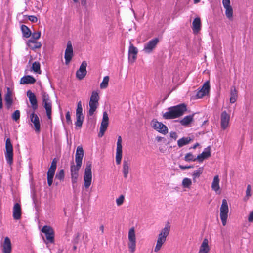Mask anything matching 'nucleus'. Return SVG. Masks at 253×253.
<instances>
[{
    "mask_svg": "<svg viewBox=\"0 0 253 253\" xmlns=\"http://www.w3.org/2000/svg\"><path fill=\"white\" fill-rule=\"evenodd\" d=\"M82 166L81 164H74L71 165L70 171L71 176V182L72 183L73 187H74V184L77 182L78 178L79 176V171Z\"/></svg>",
    "mask_w": 253,
    "mask_h": 253,
    "instance_id": "obj_9",
    "label": "nucleus"
},
{
    "mask_svg": "<svg viewBox=\"0 0 253 253\" xmlns=\"http://www.w3.org/2000/svg\"><path fill=\"white\" fill-rule=\"evenodd\" d=\"M170 137L174 140H176L178 136L175 132H170Z\"/></svg>",
    "mask_w": 253,
    "mask_h": 253,
    "instance_id": "obj_54",
    "label": "nucleus"
},
{
    "mask_svg": "<svg viewBox=\"0 0 253 253\" xmlns=\"http://www.w3.org/2000/svg\"><path fill=\"white\" fill-rule=\"evenodd\" d=\"M194 0V2L195 3H198L200 1V0Z\"/></svg>",
    "mask_w": 253,
    "mask_h": 253,
    "instance_id": "obj_64",
    "label": "nucleus"
},
{
    "mask_svg": "<svg viewBox=\"0 0 253 253\" xmlns=\"http://www.w3.org/2000/svg\"><path fill=\"white\" fill-rule=\"evenodd\" d=\"M20 116V112L18 110H15L13 112V113L12 114V118L15 121H17L19 119Z\"/></svg>",
    "mask_w": 253,
    "mask_h": 253,
    "instance_id": "obj_46",
    "label": "nucleus"
},
{
    "mask_svg": "<svg viewBox=\"0 0 253 253\" xmlns=\"http://www.w3.org/2000/svg\"><path fill=\"white\" fill-rule=\"evenodd\" d=\"M193 139L190 137H183L177 141V145L179 148H180L188 144Z\"/></svg>",
    "mask_w": 253,
    "mask_h": 253,
    "instance_id": "obj_34",
    "label": "nucleus"
},
{
    "mask_svg": "<svg viewBox=\"0 0 253 253\" xmlns=\"http://www.w3.org/2000/svg\"><path fill=\"white\" fill-rule=\"evenodd\" d=\"M29 20L32 22H37L38 21L37 18L36 16L33 15L29 16Z\"/></svg>",
    "mask_w": 253,
    "mask_h": 253,
    "instance_id": "obj_53",
    "label": "nucleus"
},
{
    "mask_svg": "<svg viewBox=\"0 0 253 253\" xmlns=\"http://www.w3.org/2000/svg\"><path fill=\"white\" fill-rule=\"evenodd\" d=\"M77 120L84 121L83 114H76Z\"/></svg>",
    "mask_w": 253,
    "mask_h": 253,
    "instance_id": "obj_56",
    "label": "nucleus"
},
{
    "mask_svg": "<svg viewBox=\"0 0 253 253\" xmlns=\"http://www.w3.org/2000/svg\"><path fill=\"white\" fill-rule=\"evenodd\" d=\"M225 9V15L226 17L230 20H232L233 18V9L231 6L224 8Z\"/></svg>",
    "mask_w": 253,
    "mask_h": 253,
    "instance_id": "obj_39",
    "label": "nucleus"
},
{
    "mask_svg": "<svg viewBox=\"0 0 253 253\" xmlns=\"http://www.w3.org/2000/svg\"><path fill=\"white\" fill-rule=\"evenodd\" d=\"M42 104L44 108L46 110V115L48 119H50L51 118V101L49 99V95L46 92H43L42 93Z\"/></svg>",
    "mask_w": 253,
    "mask_h": 253,
    "instance_id": "obj_8",
    "label": "nucleus"
},
{
    "mask_svg": "<svg viewBox=\"0 0 253 253\" xmlns=\"http://www.w3.org/2000/svg\"><path fill=\"white\" fill-rule=\"evenodd\" d=\"M122 137L121 136H118L117 142V149L116 153V163L117 165H120L122 158Z\"/></svg>",
    "mask_w": 253,
    "mask_h": 253,
    "instance_id": "obj_15",
    "label": "nucleus"
},
{
    "mask_svg": "<svg viewBox=\"0 0 253 253\" xmlns=\"http://www.w3.org/2000/svg\"><path fill=\"white\" fill-rule=\"evenodd\" d=\"M186 110V106L184 104L171 107L168 108V111L164 113L163 117L165 119H174L182 115Z\"/></svg>",
    "mask_w": 253,
    "mask_h": 253,
    "instance_id": "obj_1",
    "label": "nucleus"
},
{
    "mask_svg": "<svg viewBox=\"0 0 253 253\" xmlns=\"http://www.w3.org/2000/svg\"><path fill=\"white\" fill-rule=\"evenodd\" d=\"M2 252L3 253H10L11 252V243L10 239L6 237L4 238L3 243L2 245Z\"/></svg>",
    "mask_w": 253,
    "mask_h": 253,
    "instance_id": "obj_28",
    "label": "nucleus"
},
{
    "mask_svg": "<svg viewBox=\"0 0 253 253\" xmlns=\"http://www.w3.org/2000/svg\"><path fill=\"white\" fill-rule=\"evenodd\" d=\"M100 230L102 231V232L103 233V231H104V227L103 225L101 226L100 227Z\"/></svg>",
    "mask_w": 253,
    "mask_h": 253,
    "instance_id": "obj_62",
    "label": "nucleus"
},
{
    "mask_svg": "<svg viewBox=\"0 0 253 253\" xmlns=\"http://www.w3.org/2000/svg\"><path fill=\"white\" fill-rule=\"evenodd\" d=\"M30 119L31 122L34 124L35 131L37 132H39L41 125L38 116L33 112L30 115Z\"/></svg>",
    "mask_w": 253,
    "mask_h": 253,
    "instance_id": "obj_21",
    "label": "nucleus"
},
{
    "mask_svg": "<svg viewBox=\"0 0 253 253\" xmlns=\"http://www.w3.org/2000/svg\"><path fill=\"white\" fill-rule=\"evenodd\" d=\"M192 29L194 34H197L201 29V22L199 17L195 18L192 22Z\"/></svg>",
    "mask_w": 253,
    "mask_h": 253,
    "instance_id": "obj_25",
    "label": "nucleus"
},
{
    "mask_svg": "<svg viewBox=\"0 0 253 253\" xmlns=\"http://www.w3.org/2000/svg\"><path fill=\"white\" fill-rule=\"evenodd\" d=\"M55 170H52L50 169H48V170L47 171V183L49 186H50L53 183V178L55 174Z\"/></svg>",
    "mask_w": 253,
    "mask_h": 253,
    "instance_id": "obj_35",
    "label": "nucleus"
},
{
    "mask_svg": "<svg viewBox=\"0 0 253 253\" xmlns=\"http://www.w3.org/2000/svg\"><path fill=\"white\" fill-rule=\"evenodd\" d=\"M3 107L2 99V97H0V109H2Z\"/></svg>",
    "mask_w": 253,
    "mask_h": 253,
    "instance_id": "obj_58",
    "label": "nucleus"
},
{
    "mask_svg": "<svg viewBox=\"0 0 253 253\" xmlns=\"http://www.w3.org/2000/svg\"><path fill=\"white\" fill-rule=\"evenodd\" d=\"M84 157V150L82 146H78L75 154V162L76 164H82Z\"/></svg>",
    "mask_w": 253,
    "mask_h": 253,
    "instance_id": "obj_24",
    "label": "nucleus"
},
{
    "mask_svg": "<svg viewBox=\"0 0 253 253\" xmlns=\"http://www.w3.org/2000/svg\"><path fill=\"white\" fill-rule=\"evenodd\" d=\"M40 32H34L32 34V37L31 39L37 41V40L39 39L40 38Z\"/></svg>",
    "mask_w": 253,
    "mask_h": 253,
    "instance_id": "obj_50",
    "label": "nucleus"
},
{
    "mask_svg": "<svg viewBox=\"0 0 253 253\" xmlns=\"http://www.w3.org/2000/svg\"><path fill=\"white\" fill-rule=\"evenodd\" d=\"M35 82V79L30 75L24 76L20 79V84H33Z\"/></svg>",
    "mask_w": 253,
    "mask_h": 253,
    "instance_id": "obj_32",
    "label": "nucleus"
},
{
    "mask_svg": "<svg viewBox=\"0 0 253 253\" xmlns=\"http://www.w3.org/2000/svg\"><path fill=\"white\" fill-rule=\"evenodd\" d=\"M32 69L34 72L36 73L39 74H40L41 73L40 64L38 62H35L33 63Z\"/></svg>",
    "mask_w": 253,
    "mask_h": 253,
    "instance_id": "obj_37",
    "label": "nucleus"
},
{
    "mask_svg": "<svg viewBox=\"0 0 253 253\" xmlns=\"http://www.w3.org/2000/svg\"><path fill=\"white\" fill-rule=\"evenodd\" d=\"M73 56V50L71 41H69L67 42L66 49L65 51L64 58L65 59V64H69L72 60Z\"/></svg>",
    "mask_w": 253,
    "mask_h": 253,
    "instance_id": "obj_17",
    "label": "nucleus"
},
{
    "mask_svg": "<svg viewBox=\"0 0 253 253\" xmlns=\"http://www.w3.org/2000/svg\"><path fill=\"white\" fill-rule=\"evenodd\" d=\"M159 39L154 38L144 44L143 50L145 53H150L156 47L157 44L159 42Z\"/></svg>",
    "mask_w": 253,
    "mask_h": 253,
    "instance_id": "obj_16",
    "label": "nucleus"
},
{
    "mask_svg": "<svg viewBox=\"0 0 253 253\" xmlns=\"http://www.w3.org/2000/svg\"><path fill=\"white\" fill-rule=\"evenodd\" d=\"M77 107H82V102L81 101H79L77 103Z\"/></svg>",
    "mask_w": 253,
    "mask_h": 253,
    "instance_id": "obj_59",
    "label": "nucleus"
},
{
    "mask_svg": "<svg viewBox=\"0 0 253 253\" xmlns=\"http://www.w3.org/2000/svg\"><path fill=\"white\" fill-rule=\"evenodd\" d=\"M57 160L54 158L51 164V166L49 169H52V170H56V168H57Z\"/></svg>",
    "mask_w": 253,
    "mask_h": 253,
    "instance_id": "obj_48",
    "label": "nucleus"
},
{
    "mask_svg": "<svg viewBox=\"0 0 253 253\" xmlns=\"http://www.w3.org/2000/svg\"><path fill=\"white\" fill-rule=\"evenodd\" d=\"M210 248L209 246V241L208 239H204L201 246H200L198 253H209Z\"/></svg>",
    "mask_w": 253,
    "mask_h": 253,
    "instance_id": "obj_29",
    "label": "nucleus"
},
{
    "mask_svg": "<svg viewBox=\"0 0 253 253\" xmlns=\"http://www.w3.org/2000/svg\"><path fill=\"white\" fill-rule=\"evenodd\" d=\"M12 93L9 88H7V92L5 95L4 100L5 101V104L8 109H9L13 103L12 98Z\"/></svg>",
    "mask_w": 253,
    "mask_h": 253,
    "instance_id": "obj_30",
    "label": "nucleus"
},
{
    "mask_svg": "<svg viewBox=\"0 0 253 253\" xmlns=\"http://www.w3.org/2000/svg\"><path fill=\"white\" fill-rule=\"evenodd\" d=\"M131 162L128 159H124L122 165V173L124 178H126L130 170Z\"/></svg>",
    "mask_w": 253,
    "mask_h": 253,
    "instance_id": "obj_20",
    "label": "nucleus"
},
{
    "mask_svg": "<svg viewBox=\"0 0 253 253\" xmlns=\"http://www.w3.org/2000/svg\"><path fill=\"white\" fill-rule=\"evenodd\" d=\"M238 98V91L234 86L231 87L230 102L231 103H235Z\"/></svg>",
    "mask_w": 253,
    "mask_h": 253,
    "instance_id": "obj_33",
    "label": "nucleus"
},
{
    "mask_svg": "<svg viewBox=\"0 0 253 253\" xmlns=\"http://www.w3.org/2000/svg\"><path fill=\"white\" fill-rule=\"evenodd\" d=\"M222 4L224 8L231 6L230 0H222Z\"/></svg>",
    "mask_w": 253,
    "mask_h": 253,
    "instance_id": "obj_51",
    "label": "nucleus"
},
{
    "mask_svg": "<svg viewBox=\"0 0 253 253\" xmlns=\"http://www.w3.org/2000/svg\"><path fill=\"white\" fill-rule=\"evenodd\" d=\"M65 117L67 123L68 125H71L72 124V122L71 118L70 113L69 111L66 112Z\"/></svg>",
    "mask_w": 253,
    "mask_h": 253,
    "instance_id": "obj_49",
    "label": "nucleus"
},
{
    "mask_svg": "<svg viewBox=\"0 0 253 253\" xmlns=\"http://www.w3.org/2000/svg\"><path fill=\"white\" fill-rule=\"evenodd\" d=\"M125 199L124 195H120L118 198L116 199V204L117 206H120L123 204Z\"/></svg>",
    "mask_w": 253,
    "mask_h": 253,
    "instance_id": "obj_47",
    "label": "nucleus"
},
{
    "mask_svg": "<svg viewBox=\"0 0 253 253\" xmlns=\"http://www.w3.org/2000/svg\"><path fill=\"white\" fill-rule=\"evenodd\" d=\"M23 35L25 38H29L31 35V32L29 28L25 25H22L21 27Z\"/></svg>",
    "mask_w": 253,
    "mask_h": 253,
    "instance_id": "obj_36",
    "label": "nucleus"
},
{
    "mask_svg": "<svg viewBox=\"0 0 253 253\" xmlns=\"http://www.w3.org/2000/svg\"><path fill=\"white\" fill-rule=\"evenodd\" d=\"M84 188L87 189L90 187L92 182L91 164L89 162H88L86 165L84 175Z\"/></svg>",
    "mask_w": 253,
    "mask_h": 253,
    "instance_id": "obj_6",
    "label": "nucleus"
},
{
    "mask_svg": "<svg viewBox=\"0 0 253 253\" xmlns=\"http://www.w3.org/2000/svg\"><path fill=\"white\" fill-rule=\"evenodd\" d=\"M109 81V77L106 76L103 78L102 82L101 83L100 87L101 89H105L108 85V83Z\"/></svg>",
    "mask_w": 253,
    "mask_h": 253,
    "instance_id": "obj_38",
    "label": "nucleus"
},
{
    "mask_svg": "<svg viewBox=\"0 0 253 253\" xmlns=\"http://www.w3.org/2000/svg\"><path fill=\"white\" fill-rule=\"evenodd\" d=\"M138 52V49L130 42L128 49V60L129 62L131 63L134 62L136 59Z\"/></svg>",
    "mask_w": 253,
    "mask_h": 253,
    "instance_id": "obj_18",
    "label": "nucleus"
},
{
    "mask_svg": "<svg viewBox=\"0 0 253 253\" xmlns=\"http://www.w3.org/2000/svg\"><path fill=\"white\" fill-rule=\"evenodd\" d=\"M211 155V147L210 146H208L204 149L201 154L197 156V159L199 162H202L204 159L210 157Z\"/></svg>",
    "mask_w": 253,
    "mask_h": 253,
    "instance_id": "obj_26",
    "label": "nucleus"
},
{
    "mask_svg": "<svg viewBox=\"0 0 253 253\" xmlns=\"http://www.w3.org/2000/svg\"><path fill=\"white\" fill-rule=\"evenodd\" d=\"M87 66V64L86 61H83L82 63L79 70L77 71L76 73V76L77 79L81 80L84 78L87 73L86 69Z\"/></svg>",
    "mask_w": 253,
    "mask_h": 253,
    "instance_id": "obj_19",
    "label": "nucleus"
},
{
    "mask_svg": "<svg viewBox=\"0 0 253 253\" xmlns=\"http://www.w3.org/2000/svg\"><path fill=\"white\" fill-rule=\"evenodd\" d=\"M182 186L184 188H189L192 184L191 180L188 178H184L182 180Z\"/></svg>",
    "mask_w": 253,
    "mask_h": 253,
    "instance_id": "obj_41",
    "label": "nucleus"
},
{
    "mask_svg": "<svg viewBox=\"0 0 253 253\" xmlns=\"http://www.w3.org/2000/svg\"><path fill=\"white\" fill-rule=\"evenodd\" d=\"M179 168L182 170H185V169H189L193 168V166H186L180 165L179 166Z\"/></svg>",
    "mask_w": 253,
    "mask_h": 253,
    "instance_id": "obj_55",
    "label": "nucleus"
},
{
    "mask_svg": "<svg viewBox=\"0 0 253 253\" xmlns=\"http://www.w3.org/2000/svg\"><path fill=\"white\" fill-rule=\"evenodd\" d=\"M203 168L202 167L199 168L197 170L194 171L193 173V176L194 178L199 177L200 174L203 172Z\"/></svg>",
    "mask_w": 253,
    "mask_h": 253,
    "instance_id": "obj_45",
    "label": "nucleus"
},
{
    "mask_svg": "<svg viewBox=\"0 0 253 253\" xmlns=\"http://www.w3.org/2000/svg\"><path fill=\"white\" fill-rule=\"evenodd\" d=\"M196 160H197V158H195L190 153L186 154L185 156V160L186 161H195Z\"/></svg>",
    "mask_w": 253,
    "mask_h": 253,
    "instance_id": "obj_44",
    "label": "nucleus"
},
{
    "mask_svg": "<svg viewBox=\"0 0 253 253\" xmlns=\"http://www.w3.org/2000/svg\"><path fill=\"white\" fill-rule=\"evenodd\" d=\"M251 190L252 187L250 185H248L247 186V189L246 191V196L244 197V200L246 201L249 199V198L251 196Z\"/></svg>",
    "mask_w": 253,
    "mask_h": 253,
    "instance_id": "obj_42",
    "label": "nucleus"
},
{
    "mask_svg": "<svg viewBox=\"0 0 253 253\" xmlns=\"http://www.w3.org/2000/svg\"><path fill=\"white\" fill-rule=\"evenodd\" d=\"M61 120H62V123H63V124H64V121H63V118L62 114H61Z\"/></svg>",
    "mask_w": 253,
    "mask_h": 253,
    "instance_id": "obj_63",
    "label": "nucleus"
},
{
    "mask_svg": "<svg viewBox=\"0 0 253 253\" xmlns=\"http://www.w3.org/2000/svg\"><path fill=\"white\" fill-rule=\"evenodd\" d=\"M42 232L45 235L47 242H46L45 241H44V242L46 244L48 243H54V232L51 227L47 225L44 226L42 229Z\"/></svg>",
    "mask_w": 253,
    "mask_h": 253,
    "instance_id": "obj_10",
    "label": "nucleus"
},
{
    "mask_svg": "<svg viewBox=\"0 0 253 253\" xmlns=\"http://www.w3.org/2000/svg\"><path fill=\"white\" fill-rule=\"evenodd\" d=\"M21 216V208L20 205L16 203L14 204L13 209V217L14 219H20Z\"/></svg>",
    "mask_w": 253,
    "mask_h": 253,
    "instance_id": "obj_27",
    "label": "nucleus"
},
{
    "mask_svg": "<svg viewBox=\"0 0 253 253\" xmlns=\"http://www.w3.org/2000/svg\"><path fill=\"white\" fill-rule=\"evenodd\" d=\"M170 226L169 223H168L165 227L163 228L160 233L158 234V238L156 241V244L154 248V252H158L162 248L163 244L167 240L170 231Z\"/></svg>",
    "mask_w": 253,
    "mask_h": 253,
    "instance_id": "obj_2",
    "label": "nucleus"
},
{
    "mask_svg": "<svg viewBox=\"0 0 253 253\" xmlns=\"http://www.w3.org/2000/svg\"><path fill=\"white\" fill-rule=\"evenodd\" d=\"M151 125L154 129L163 134H166L168 132L167 126L162 123L158 122L157 120H153Z\"/></svg>",
    "mask_w": 253,
    "mask_h": 253,
    "instance_id": "obj_11",
    "label": "nucleus"
},
{
    "mask_svg": "<svg viewBox=\"0 0 253 253\" xmlns=\"http://www.w3.org/2000/svg\"><path fill=\"white\" fill-rule=\"evenodd\" d=\"M230 115L226 111H223L220 115V126L222 130H225L229 126Z\"/></svg>",
    "mask_w": 253,
    "mask_h": 253,
    "instance_id": "obj_13",
    "label": "nucleus"
},
{
    "mask_svg": "<svg viewBox=\"0 0 253 253\" xmlns=\"http://www.w3.org/2000/svg\"><path fill=\"white\" fill-rule=\"evenodd\" d=\"M109 124V117L107 112L103 113V117L100 127V131L98 134L99 137H102L106 131Z\"/></svg>",
    "mask_w": 253,
    "mask_h": 253,
    "instance_id": "obj_14",
    "label": "nucleus"
},
{
    "mask_svg": "<svg viewBox=\"0 0 253 253\" xmlns=\"http://www.w3.org/2000/svg\"><path fill=\"white\" fill-rule=\"evenodd\" d=\"M198 146H199V144L198 143H197L195 145H194L192 148L193 149H196Z\"/></svg>",
    "mask_w": 253,
    "mask_h": 253,
    "instance_id": "obj_61",
    "label": "nucleus"
},
{
    "mask_svg": "<svg viewBox=\"0 0 253 253\" xmlns=\"http://www.w3.org/2000/svg\"><path fill=\"white\" fill-rule=\"evenodd\" d=\"M27 95L29 98L32 109L34 111H35L37 109L38 106L37 99L35 94L29 90L27 92Z\"/></svg>",
    "mask_w": 253,
    "mask_h": 253,
    "instance_id": "obj_22",
    "label": "nucleus"
},
{
    "mask_svg": "<svg viewBox=\"0 0 253 253\" xmlns=\"http://www.w3.org/2000/svg\"><path fill=\"white\" fill-rule=\"evenodd\" d=\"M228 212L229 208L227 201L224 199L222 201V204L220 208V217L223 226L226 225Z\"/></svg>",
    "mask_w": 253,
    "mask_h": 253,
    "instance_id": "obj_7",
    "label": "nucleus"
},
{
    "mask_svg": "<svg viewBox=\"0 0 253 253\" xmlns=\"http://www.w3.org/2000/svg\"><path fill=\"white\" fill-rule=\"evenodd\" d=\"M83 108L82 107H77L76 109V114H83L82 113Z\"/></svg>",
    "mask_w": 253,
    "mask_h": 253,
    "instance_id": "obj_57",
    "label": "nucleus"
},
{
    "mask_svg": "<svg viewBox=\"0 0 253 253\" xmlns=\"http://www.w3.org/2000/svg\"><path fill=\"white\" fill-rule=\"evenodd\" d=\"M5 157L7 163L11 165L13 162V149L10 138H7L5 142Z\"/></svg>",
    "mask_w": 253,
    "mask_h": 253,
    "instance_id": "obj_5",
    "label": "nucleus"
},
{
    "mask_svg": "<svg viewBox=\"0 0 253 253\" xmlns=\"http://www.w3.org/2000/svg\"><path fill=\"white\" fill-rule=\"evenodd\" d=\"M64 178V171L63 169L60 170L56 174L55 179H58L62 181Z\"/></svg>",
    "mask_w": 253,
    "mask_h": 253,
    "instance_id": "obj_43",
    "label": "nucleus"
},
{
    "mask_svg": "<svg viewBox=\"0 0 253 253\" xmlns=\"http://www.w3.org/2000/svg\"><path fill=\"white\" fill-rule=\"evenodd\" d=\"M81 3L84 6L86 4V0H82Z\"/></svg>",
    "mask_w": 253,
    "mask_h": 253,
    "instance_id": "obj_60",
    "label": "nucleus"
},
{
    "mask_svg": "<svg viewBox=\"0 0 253 253\" xmlns=\"http://www.w3.org/2000/svg\"><path fill=\"white\" fill-rule=\"evenodd\" d=\"M193 117L191 116H186L180 121V123L182 125H187L192 122Z\"/></svg>",
    "mask_w": 253,
    "mask_h": 253,
    "instance_id": "obj_40",
    "label": "nucleus"
},
{
    "mask_svg": "<svg viewBox=\"0 0 253 253\" xmlns=\"http://www.w3.org/2000/svg\"><path fill=\"white\" fill-rule=\"evenodd\" d=\"M210 89L209 83L207 82L204 83L201 88H199L196 92L195 96L194 99L201 98L207 94Z\"/></svg>",
    "mask_w": 253,
    "mask_h": 253,
    "instance_id": "obj_12",
    "label": "nucleus"
},
{
    "mask_svg": "<svg viewBox=\"0 0 253 253\" xmlns=\"http://www.w3.org/2000/svg\"><path fill=\"white\" fill-rule=\"evenodd\" d=\"M27 44L28 46L32 50L40 48L42 46L41 42L32 39L28 41Z\"/></svg>",
    "mask_w": 253,
    "mask_h": 253,
    "instance_id": "obj_31",
    "label": "nucleus"
},
{
    "mask_svg": "<svg viewBox=\"0 0 253 253\" xmlns=\"http://www.w3.org/2000/svg\"><path fill=\"white\" fill-rule=\"evenodd\" d=\"M128 248L131 253H133L135 251L136 247V237L134 227H131L128 233Z\"/></svg>",
    "mask_w": 253,
    "mask_h": 253,
    "instance_id": "obj_3",
    "label": "nucleus"
},
{
    "mask_svg": "<svg viewBox=\"0 0 253 253\" xmlns=\"http://www.w3.org/2000/svg\"><path fill=\"white\" fill-rule=\"evenodd\" d=\"M99 99L98 93L96 91H93L89 103V110L88 113L89 116H91L94 114L98 106Z\"/></svg>",
    "mask_w": 253,
    "mask_h": 253,
    "instance_id": "obj_4",
    "label": "nucleus"
},
{
    "mask_svg": "<svg viewBox=\"0 0 253 253\" xmlns=\"http://www.w3.org/2000/svg\"><path fill=\"white\" fill-rule=\"evenodd\" d=\"M83 121L81 120H77L75 123V125L76 127H79V128H81L83 125Z\"/></svg>",
    "mask_w": 253,
    "mask_h": 253,
    "instance_id": "obj_52",
    "label": "nucleus"
},
{
    "mask_svg": "<svg viewBox=\"0 0 253 253\" xmlns=\"http://www.w3.org/2000/svg\"><path fill=\"white\" fill-rule=\"evenodd\" d=\"M220 179L219 176L216 175L214 176L213 181L211 183V187L213 191L216 194H219L221 192L219 185Z\"/></svg>",
    "mask_w": 253,
    "mask_h": 253,
    "instance_id": "obj_23",
    "label": "nucleus"
}]
</instances>
